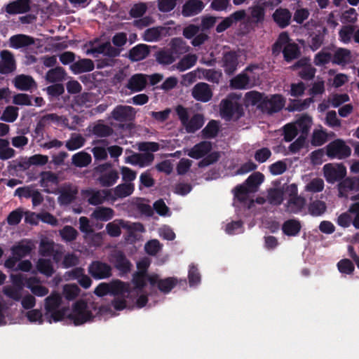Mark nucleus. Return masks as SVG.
<instances>
[{"label":"nucleus","mask_w":359,"mask_h":359,"mask_svg":"<svg viewBox=\"0 0 359 359\" xmlns=\"http://www.w3.org/2000/svg\"><path fill=\"white\" fill-rule=\"evenodd\" d=\"M273 56L283 53L284 60L290 63L301 56V49L297 43L292 41L287 32H281L271 47Z\"/></svg>","instance_id":"1"},{"label":"nucleus","mask_w":359,"mask_h":359,"mask_svg":"<svg viewBox=\"0 0 359 359\" xmlns=\"http://www.w3.org/2000/svg\"><path fill=\"white\" fill-rule=\"evenodd\" d=\"M285 192L288 196L287 203L284 205L285 211L289 214H298L302 212L306 205V199L298 195V188L296 184H290L285 187Z\"/></svg>","instance_id":"2"},{"label":"nucleus","mask_w":359,"mask_h":359,"mask_svg":"<svg viewBox=\"0 0 359 359\" xmlns=\"http://www.w3.org/2000/svg\"><path fill=\"white\" fill-rule=\"evenodd\" d=\"M219 107L220 116L226 121H236L244 115L242 104L229 97L222 100Z\"/></svg>","instance_id":"3"},{"label":"nucleus","mask_w":359,"mask_h":359,"mask_svg":"<svg viewBox=\"0 0 359 359\" xmlns=\"http://www.w3.org/2000/svg\"><path fill=\"white\" fill-rule=\"evenodd\" d=\"M69 318L72 320L75 325H82L94 318V316L84 300L76 302L72 307V313L69 315Z\"/></svg>","instance_id":"4"},{"label":"nucleus","mask_w":359,"mask_h":359,"mask_svg":"<svg viewBox=\"0 0 359 359\" xmlns=\"http://www.w3.org/2000/svg\"><path fill=\"white\" fill-rule=\"evenodd\" d=\"M240 64V55L234 50H224L222 53L221 60L219 61V66L223 69L224 73L231 76L237 71Z\"/></svg>","instance_id":"5"},{"label":"nucleus","mask_w":359,"mask_h":359,"mask_svg":"<svg viewBox=\"0 0 359 359\" xmlns=\"http://www.w3.org/2000/svg\"><path fill=\"white\" fill-rule=\"evenodd\" d=\"M351 149L341 139L332 141L326 146V154L330 158L345 159L351 156Z\"/></svg>","instance_id":"6"},{"label":"nucleus","mask_w":359,"mask_h":359,"mask_svg":"<svg viewBox=\"0 0 359 359\" xmlns=\"http://www.w3.org/2000/svg\"><path fill=\"white\" fill-rule=\"evenodd\" d=\"M88 273L96 280L107 279L112 276V268L106 262L93 261L88 266Z\"/></svg>","instance_id":"7"},{"label":"nucleus","mask_w":359,"mask_h":359,"mask_svg":"<svg viewBox=\"0 0 359 359\" xmlns=\"http://www.w3.org/2000/svg\"><path fill=\"white\" fill-rule=\"evenodd\" d=\"M121 227L128 230L143 231L144 226L140 223H133V226L128 224L122 219L114 220L106 225V231L111 237H118L121 234Z\"/></svg>","instance_id":"8"},{"label":"nucleus","mask_w":359,"mask_h":359,"mask_svg":"<svg viewBox=\"0 0 359 359\" xmlns=\"http://www.w3.org/2000/svg\"><path fill=\"white\" fill-rule=\"evenodd\" d=\"M324 176L329 183H334L344 179L346 174V169L342 164L334 166L327 163L323 166Z\"/></svg>","instance_id":"9"},{"label":"nucleus","mask_w":359,"mask_h":359,"mask_svg":"<svg viewBox=\"0 0 359 359\" xmlns=\"http://www.w3.org/2000/svg\"><path fill=\"white\" fill-rule=\"evenodd\" d=\"M111 262L114 267L119 271L121 276L128 274L132 269V264L126 257L123 252L117 250L111 255Z\"/></svg>","instance_id":"10"},{"label":"nucleus","mask_w":359,"mask_h":359,"mask_svg":"<svg viewBox=\"0 0 359 359\" xmlns=\"http://www.w3.org/2000/svg\"><path fill=\"white\" fill-rule=\"evenodd\" d=\"M285 105V100L282 95L276 94L270 99L266 97L260 106V110L263 112H266L269 114H272L280 111Z\"/></svg>","instance_id":"11"},{"label":"nucleus","mask_w":359,"mask_h":359,"mask_svg":"<svg viewBox=\"0 0 359 359\" xmlns=\"http://www.w3.org/2000/svg\"><path fill=\"white\" fill-rule=\"evenodd\" d=\"M82 194L88 198L87 201L90 205H99L102 204L111 196V190L88 189L82 191Z\"/></svg>","instance_id":"12"},{"label":"nucleus","mask_w":359,"mask_h":359,"mask_svg":"<svg viewBox=\"0 0 359 359\" xmlns=\"http://www.w3.org/2000/svg\"><path fill=\"white\" fill-rule=\"evenodd\" d=\"M136 111L133 107L127 105H117L111 111V117L118 122H128L133 121L135 117Z\"/></svg>","instance_id":"13"},{"label":"nucleus","mask_w":359,"mask_h":359,"mask_svg":"<svg viewBox=\"0 0 359 359\" xmlns=\"http://www.w3.org/2000/svg\"><path fill=\"white\" fill-rule=\"evenodd\" d=\"M246 17V12L245 10H239L231 13L229 16L224 18L216 27V32L222 33L231 27L233 24L242 21Z\"/></svg>","instance_id":"14"},{"label":"nucleus","mask_w":359,"mask_h":359,"mask_svg":"<svg viewBox=\"0 0 359 359\" xmlns=\"http://www.w3.org/2000/svg\"><path fill=\"white\" fill-rule=\"evenodd\" d=\"M79 189L76 185L65 184L60 191L58 201L61 205H67L73 203L76 198Z\"/></svg>","instance_id":"15"},{"label":"nucleus","mask_w":359,"mask_h":359,"mask_svg":"<svg viewBox=\"0 0 359 359\" xmlns=\"http://www.w3.org/2000/svg\"><path fill=\"white\" fill-rule=\"evenodd\" d=\"M110 295L126 297L135 295V292L130 290L128 283L116 279L109 282Z\"/></svg>","instance_id":"16"},{"label":"nucleus","mask_w":359,"mask_h":359,"mask_svg":"<svg viewBox=\"0 0 359 359\" xmlns=\"http://www.w3.org/2000/svg\"><path fill=\"white\" fill-rule=\"evenodd\" d=\"M31 0H15L5 6V11L9 15L22 14L31 10Z\"/></svg>","instance_id":"17"},{"label":"nucleus","mask_w":359,"mask_h":359,"mask_svg":"<svg viewBox=\"0 0 359 359\" xmlns=\"http://www.w3.org/2000/svg\"><path fill=\"white\" fill-rule=\"evenodd\" d=\"M192 96L197 101L207 102L212 97V91L210 86L203 82L198 83L192 89Z\"/></svg>","instance_id":"18"},{"label":"nucleus","mask_w":359,"mask_h":359,"mask_svg":"<svg viewBox=\"0 0 359 359\" xmlns=\"http://www.w3.org/2000/svg\"><path fill=\"white\" fill-rule=\"evenodd\" d=\"M204 7L201 0H188L182 6V14L184 17L194 16L200 13Z\"/></svg>","instance_id":"19"},{"label":"nucleus","mask_w":359,"mask_h":359,"mask_svg":"<svg viewBox=\"0 0 359 359\" xmlns=\"http://www.w3.org/2000/svg\"><path fill=\"white\" fill-rule=\"evenodd\" d=\"M0 73L7 74L13 72L16 67L13 55L8 50L1 53Z\"/></svg>","instance_id":"20"},{"label":"nucleus","mask_w":359,"mask_h":359,"mask_svg":"<svg viewBox=\"0 0 359 359\" xmlns=\"http://www.w3.org/2000/svg\"><path fill=\"white\" fill-rule=\"evenodd\" d=\"M147 76L143 74H135L129 79L126 87L132 92L142 91L147 85Z\"/></svg>","instance_id":"21"},{"label":"nucleus","mask_w":359,"mask_h":359,"mask_svg":"<svg viewBox=\"0 0 359 359\" xmlns=\"http://www.w3.org/2000/svg\"><path fill=\"white\" fill-rule=\"evenodd\" d=\"M271 4L272 2L264 1L262 4H257L249 7L251 21L256 24L262 22L265 17V7Z\"/></svg>","instance_id":"22"},{"label":"nucleus","mask_w":359,"mask_h":359,"mask_svg":"<svg viewBox=\"0 0 359 359\" xmlns=\"http://www.w3.org/2000/svg\"><path fill=\"white\" fill-rule=\"evenodd\" d=\"M41 280L39 278L32 276L26 278L25 287L31 290V292L37 297H44L48 293V289L40 285Z\"/></svg>","instance_id":"23"},{"label":"nucleus","mask_w":359,"mask_h":359,"mask_svg":"<svg viewBox=\"0 0 359 359\" xmlns=\"http://www.w3.org/2000/svg\"><path fill=\"white\" fill-rule=\"evenodd\" d=\"M212 143L202 141L195 144L188 152V156L192 158L199 159L204 157L212 149Z\"/></svg>","instance_id":"24"},{"label":"nucleus","mask_w":359,"mask_h":359,"mask_svg":"<svg viewBox=\"0 0 359 359\" xmlns=\"http://www.w3.org/2000/svg\"><path fill=\"white\" fill-rule=\"evenodd\" d=\"M292 13L287 8H278L272 15L273 21L280 28H285L287 27L291 20Z\"/></svg>","instance_id":"25"},{"label":"nucleus","mask_w":359,"mask_h":359,"mask_svg":"<svg viewBox=\"0 0 359 359\" xmlns=\"http://www.w3.org/2000/svg\"><path fill=\"white\" fill-rule=\"evenodd\" d=\"M15 87L20 90L27 91L33 87H36V83L31 76L20 74L14 79Z\"/></svg>","instance_id":"26"},{"label":"nucleus","mask_w":359,"mask_h":359,"mask_svg":"<svg viewBox=\"0 0 359 359\" xmlns=\"http://www.w3.org/2000/svg\"><path fill=\"white\" fill-rule=\"evenodd\" d=\"M95 65L92 60L84 58L80 59L73 62L71 66V70L75 74H79L83 72H90L94 69Z\"/></svg>","instance_id":"27"},{"label":"nucleus","mask_w":359,"mask_h":359,"mask_svg":"<svg viewBox=\"0 0 359 359\" xmlns=\"http://www.w3.org/2000/svg\"><path fill=\"white\" fill-rule=\"evenodd\" d=\"M93 53L103 54L109 57H115L120 55L121 49L111 46L110 42H105L92 48Z\"/></svg>","instance_id":"28"},{"label":"nucleus","mask_w":359,"mask_h":359,"mask_svg":"<svg viewBox=\"0 0 359 359\" xmlns=\"http://www.w3.org/2000/svg\"><path fill=\"white\" fill-rule=\"evenodd\" d=\"M301 229V223L296 219H289L285 221L282 225V231L287 236H297Z\"/></svg>","instance_id":"29"},{"label":"nucleus","mask_w":359,"mask_h":359,"mask_svg":"<svg viewBox=\"0 0 359 359\" xmlns=\"http://www.w3.org/2000/svg\"><path fill=\"white\" fill-rule=\"evenodd\" d=\"M149 54V46L146 44L140 43L130 50L128 57L131 61L136 62L146 58Z\"/></svg>","instance_id":"30"},{"label":"nucleus","mask_w":359,"mask_h":359,"mask_svg":"<svg viewBox=\"0 0 359 359\" xmlns=\"http://www.w3.org/2000/svg\"><path fill=\"white\" fill-rule=\"evenodd\" d=\"M9 41L11 47L16 49L29 46L34 43L33 37L25 34L13 35L10 38Z\"/></svg>","instance_id":"31"},{"label":"nucleus","mask_w":359,"mask_h":359,"mask_svg":"<svg viewBox=\"0 0 359 359\" xmlns=\"http://www.w3.org/2000/svg\"><path fill=\"white\" fill-rule=\"evenodd\" d=\"M119 178L117 170L111 169L105 173L100 175L97 180L103 187H110L115 184Z\"/></svg>","instance_id":"32"},{"label":"nucleus","mask_w":359,"mask_h":359,"mask_svg":"<svg viewBox=\"0 0 359 359\" xmlns=\"http://www.w3.org/2000/svg\"><path fill=\"white\" fill-rule=\"evenodd\" d=\"M285 188H270L267 191L266 201L274 206H278L284 201Z\"/></svg>","instance_id":"33"},{"label":"nucleus","mask_w":359,"mask_h":359,"mask_svg":"<svg viewBox=\"0 0 359 359\" xmlns=\"http://www.w3.org/2000/svg\"><path fill=\"white\" fill-rule=\"evenodd\" d=\"M204 124L203 116L200 114H195L190 119L189 118L183 126L188 133H194Z\"/></svg>","instance_id":"34"},{"label":"nucleus","mask_w":359,"mask_h":359,"mask_svg":"<svg viewBox=\"0 0 359 359\" xmlns=\"http://www.w3.org/2000/svg\"><path fill=\"white\" fill-rule=\"evenodd\" d=\"M170 45V50L176 58L179 57L180 55L187 53L189 50V46L187 45V43L182 38L172 39Z\"/></svg>","instance_id":"35"},{"label":"nucleus","mask_w":359,"mask_h":359,"mask_svg":"<svg viewBox=\"0 0 359 359\" xmlns=\"http://www.w3.org/2000/svg\"><path fill=\"white\" fill-rule=\"evenodd\" d=\"M340 193L359 191V177H346L339 184Z\"/></svg>","instance_id":"36"},{"label":"nucleus","mask_w":359,"mask_h":359,"mask_svg":"<svg viewBox=\"0 0 359 359\" xmlns=\"http://www.w3.org/2000/svg\"><path fill=\"white\" fill-rule=\"evenodd\" d=\"M114 211L112 208L99 206L92 213V217L98 221L107 222L113 218Z\"/></svg>","instance_id":"37"},{"label":"nucleus","mask_w":359,"mask_h":359,"mask_svg":"<svg viewBox=\"0 0 359 359\" xmlns=\"http://www.w3.org/2000/svg\"><path fill=\"white\" fill-rule=\"evenodd\" d=\"M249 83L250 77L246 73L242 72L231 79L230 86L233 89H245L248 87Z\"/></svg>","instance_id":"38"},{"label":"nucleus","mask_w":359,"mask_h":359,"mask_svg":"<svg viewBox=\"0 0 359 359\" xmlns=\"http://www.w3.org/2000/svg\"><path fill=\"white\" fill-rule=\"evenodd\" d=\"M135 187L132 183H122L116 186L114 189V198H123L133 194Z\"/></svg>","instance_id":"39"},{"label":"nucleus","mask_w":359,"mask_h":359,"mask_svg":"<svg viewBox=\"0 0 359 359\" xmlns=\"http://www.w3.org/2000/svg\"><path fill=\"white\" fill-rule=\"evenodd\" d=\"M65 76V70L61 67H56L47 72L46 79L50 83H55L63 81Z\"/></svg>","instance_id":"40"},{"label":"nucleus","mask_w":359,"mask_h":359,"mask_svg":"<svg viewBox=\"0 0 359 359\" xmlns=\"http://www.w3.org/2000/svg\"><path fill=\"white\" fill-rule=\"evenodd\" d=\"M351 51L348 49L339 48L332 56V62L336 65H345L348 62Z\"/></svg>","instance_id":"41"},{"label":"nucleus","mask_w":359,"mask_h":359,"mask_svg":"<svg viewBox=\"0 0 359 359\" xmlns=\"http://www.w3.org/2000/svg\"><path fill=\"white\" fill-rule=\"evenodd\" d=\"M72 163L79 168L86 167L92 161L91 156L84 151L78 152L72 156Z\"/></svg>","instance_id":"42"},{"label":"nucleus","mask_w":359,"mask_h":359,"mask_svg":"<svg viewBox=\"0 0 359 359\" xmlns=\"http://www.w3.org/2000/svg\"><path fill=\"white\" fill-rule=\"evenodd\" d=\"M252 190L245 184H238L233 189V193L234 198L241 203H245L248 201L249 194Z\"/></svg>","instance_id":"43"},{"label":"nucleus","mask_w":359,"mask_h":359,"mask_svg":"<svg viewBox=\"0 0 359 359\" xmlns=\"http://www.w3.org/2000/svg\"><path fill=\"white\" fill-rule=\"evenodd\" d=\"M197 62V57L194 54L184 55L177 64V69L180 72H184L194 67Z\"/></svg>","instance_id":"44"},{"label":"nucleus","mask_w":359,"mask_h":359,"mask_svg":"<svg viewBox=\"0 0 359 359\" xmlns=\"http://www.w3.org/2000/svg\"><path fill=\"white\" fill-rule=\"evenodd\" d=\"M9 144L8 140L0 138V160L6 161L15 156V151Z\"/></svg>","instance_id":"45"},{"label":"nucleus","mask_w":359,"mask_h":359,"mask_svg":"<svg viewBox=\"0 0 359 359\" xmlns=\"http://www.w3.org/2000/svg\"><path fill=\"white\" fill-rule=\"evenodd\" d=\"M219 130V126L217 121H210L206 126L202 130V135L205 139H212L215 137Z\"/></svg>","instance_id":"46"},{"label":"nucleus","mask_w":359,"mask_h":359,"mask_svg":"<svg viewBox=\"0 0 359 359\" xmlns=\"http://www.w3.org/2000/svg\"><path fill=\"white\" fill-rule=\"evenodd\" d=\"M36 269L47 277H50L55 272L51 261L47 259H39L36 263Z\"/></svg>","instance_id":"47"},{"label":"nucleus","mask_w":359,"mask_h":359,"mask_svg":"<svg viewBox=\"0 0 359 359\" xmlns=\"http://www.w3.org/2000/svg\"><path fill=\"white\" fill-rule=\"evenodd\" d=\"M163 27H154L147 29L143 34V39L146 41L152 42L158 41L162 35Z\"/></svg>","instance_id":"48"},{"label":"nucleus","mask_w":359,"mask_h":359,"mask_svg":"<svg viewBox=\"0 0 359 359\" xmlns=\"http://www.w3.org/2000/svg\"><path fill=\"white\" fill-rule=\"evenodd\" d=\"M11 250L12 255L20 260L31 252L32 247L29 244H24L23 242H21L18 245H13Z\"/></svg>","instance_id":"49"},{"label":"nucleus","mask_w":359,"mask_h":359,"mask_svg":"<svg viewBox=\"0 0 359 359\" xmlns=\"http://www.w3.org/2000/svg\"><path fill=\"white\" fill-rule=\"evenodd\" d=\"M92 133L97 137H107L113 134L114 130L108 125L102 123H97L93 127Z\"/></svg>","instance_id":"50"},{"label":"nucleus","mask_w":359,"mask_h":359,"mask_svg":"<svg viewBox=\"0 0 359 359\" xmlns=\"http://www.w3.org/2000/svg\"><path fill=\"white\" fill-rule=\"evenodd\" d=\"M61 297L60 294L55 292L52 293L50 296L45 299V309L46 312L52 311L57 309L61 304Z\"/></svg>","instance_id":"51"},{"label":"nucleus","mask_w":359,"mask_h":359,"mask_svg":"<svg viewBox=\"0 0 359 359\" xmlns=\"http://www.w3.org/2000/svg\"><path fill=\"white\" fill-rule=\"evenodd\" d=\"M311 118L308 115L302 116L295 123V126L297 128L298 132H301V135H306L311 126Z\"/></svg>","instance_id":"52"},{"label":"nucleus","mask_w":359,"mask_h":359,"mask_svg":"<svg viewBox=\"0 0 359 359\" xmlns=\"http://www.w3.org/2000/svg\"><path fill=\"white\" fill-rule=\"evenodd\" d=\"M177 284V279L174 277H168L161 279L158 282V289L164 294L169 293Z\"/></svg>","instance_id":"53"},{"label":"nucleus","mask_w":359,"mask_h":359,"mask_svg":"<svg viewBox=\"0 0 359 359\" xmlns=\"http://www.w3.org/2000/svg\"><path fill=\"white\" fill-rule=\"evenodd\" d=\"M156 58V61L162 65H170L173 63L176 59L170 50H162L157 52Z\"/></svg>","instance_id":"54"},{"label":"nucleus","mask_w":359,"mask_h":359,"mask_svg":"<svg viewBox=\"0 0 359 359\" xmlns=\"http://www.w3.org/2000/svg\"><path fill=\"white\" fill-rule=\"evenodd\" d=\"M265 97L263 93L255 90L248 92L245 94L247 101L252 105L257 106L259 109H260V106L262 102L264 101Z\"/></svg>","instance_id":"55"},{"label":"nucleus","mask_w":359,"mask_h":359,"mask_svg":"<svg viewBox=\"0 0 359 359\" xmlns=\"http://www.w3.org/2000/svg\"><path fill=\"white\" fill-rule=\"evenodd\" d=\"M326 33L327 29L323 27L322 32H318V33L312 36L311 41L309 42V46L313 51L318 50L322 46L325 39V34Z\"/></svg>","instance_id":"56"},{"label":"nucleus","mask_w":359,"mask_h":359,"mask_svg":"<svg viewBox=\"0 0 359 359\" xmlns=\"http://www.w3.org/2000/svg\"><path fill=\"white\" fill-rule=\"evenodd\" d=\"M326 204L325 202L316 200L311 203L309 205V212L310 215L318 217L323 215L326 210Z\"/></svg>","instance_id":"57"},{"label":"nucleus","mask_w":359,"mask_h":359,"mask_svg":"<svg viewBox=\"0 0 359 359\" xmlns=\"http://www.w3.org/2000/svg\"><path fill=\"white\" fill-rule=\"evenodd\" d=\"M264 179V176L262 173L256 172L246 179L245 184L252 191L263 182Z\"/></svg>","instance_id":"58"},{"label":"nucleus","mask_w":359,"mask_h":359,"mask_svg":"<svg viewBox=\"0 0 359 359\" xmlns=\"http://www.w3.org/2000/svg\"><path fill=\"white\" fill-rule=\"evenodd\" d=\"M18 116V107L13 106H8L3 111V114L0 117V119L6 122L13 123L17 119Z\"/></svg>","instance_id":"59"},{"label":"nucleus","mask_w":359,"mask_h":359,"mask_svg":"<svg viewBox=\"0 0 359 359\" xmlns=\"http://www.w3.org/2000/svg\"><path fill=\"white\" fill-rule=\"evenodd\" d=\"M147 273L145 271H138L134 273L133 282L136 289L141 292L147 285Z\"/></svg>","instance_id":"60"},{"label":"nucleus","mask_w":359,"mask_h":359,"mask_svg":"<svg viewBox=\"0 0 359 359\" xmlns=\"http://www.w3.org/2000/svg\"><path fill=\"white\" fill-rule=\"evenodd\" d=\"M313 97H309L304 100H294L292 103V104H290L288 106V109L290 111H302L306 109H307L311 103L313 102Z\"/></svg>","instance_id":"61"},{"label":"nucleus","mask_w":359,"mask_h":359,"mask_svg":"<svg viewBox=\"0 0 359 359\" xmlns=\"http://www.w3.org/2000/svg\"><path fill=\"white\" fill-rule=\"evenodd\" d=\"M332 60V55L330 53L322 50L314 57V63L316 66H323L328 64Z\"/></svg>","instance_id":"62"},{"label":"nucleus","mask_w":359,"mask_h":359,"mask_svg":"<svg viewBox=\"0 0 359 359\" xmlns=\"http://www.w3.org/2000/svg\"><path fill=\"white\" fill-rule=\"evenodd\" d=\"M85 143V139L81 135H77L75 137H72L66 142V147L69 151H74L78 149L83 146Z\"/></svg>","instance_id":"63"},{"label":"nucleus","mask_w":359,"mask_h":359,"mask_svg":"<svg viewBox=\"0 0 359 359\" xmlns=\"http://www.w3.org/2000/svg\"><path fill=\"white\" fill-rule=\"evenodd\" d=\"M147 10V6L145 3L135 4L129 11L130 15L133 18L142 17Z\"/></svg>","instance_id":"64"}]
</instances>
